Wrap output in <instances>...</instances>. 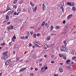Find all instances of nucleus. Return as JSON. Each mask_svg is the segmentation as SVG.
Wrapping results in <instances>:
<instances>
[{"label":"nucleus","mask_w":76,"mask_h":76,"mask_svg":"<svg viewBox=\"0 0 76 76\" xmlns=\"http://www.w3.org/2000/svg\"><path fill=\"white\" fill-rule=\"evenodd\" d=\"M50 47H52V49H54V46H53V45L51 44L50 45Z\"/></svg>","instance_id":"nucleus-34"},{"label":"nucleus","mask_w":76,"mask_h":76,"mask_svg":"<svg viewBox=\"0 0 76 76\" xmlns=\"http://www.w3.org/2000/svg\"><path fill=\"white\" fill-rule=\"evenodd\" d=\"M65 30H67V29H68L69 28V24H68L65 25Z\"/></svg>","instance_id":"nucleus-4"},{"label":"nucleus","mask_w":76,"mask_h":76,"mask_svg":"<svg viewBox=\"0 0 76 76\" xmlns=\"http://www.w3.org/2000/svg\"><path fill=\"white\" fill-rule=\"evenodd\" d=\"M61 50L62 51H65V50H66V47L64 45L61 47Z\"/></svg>","instance_id":"nucleus-1"},{"label":"nucleus","mask_w":76,"mask_h":76,"mask_svg":"<svg viewBox=\"0 0 76 76\" xmlns=\"http://www.w3.org/2000/svg\"><path fill=\"white\" fill-rule=\"evenodd\" d=\"M8 20H4L3 22L2 23H3V24H6V23H7V22H8Z\"/></svg>","instance_id":"nucleus-9"},{"label":"nucleus","mask_w":76,"mask_h":76,"mask_svg":"<svg viewBox=\"0 0 76 76\" xmlns=\"http://www.w3.org/2000/svg\"><path fill=\"white\" fill-rule=\"evenodd\" d=\"M56 28L57 29H59L60 28V27L59 26H56Z\"/></svg>","instance_id":"nucleus-52"},{"label":"nucleus","mask_w":76,"mask_h":76,"mask_svg":"<svg viewBox=\"0 0 76 76\" xmlns=\"http://www.w3.org/2000/svg\"><path fill=\"white\" fill-rule=\"evenodd\" d=\"M67 5L69 6H72V3H71V2H68L67 3Z\"/></svg>","instance_id":"nucleus-12"},{"label":"nucleus","mask_w":76,"mask_h":76,"mask_svg":"<svg viewBox=\"0 0 76 76\" xmlns=\"http://www.w3.org/2000/svg\"><path fill=\"white\" fill-rule=\"evenodd\" d=\"M7 28L8 29V30H10V29H13V26H8L7 27Z\"/></svg>","instance_id":"nucleus-3"},{"label":"nucleus","mask_w":76,"mask_h":76,"mask_svg":"<svg viewBox=\"0 0 76 76\" xmlns=\"http://www.w3.org/2000/svg\"><path fill=\"white\" fill-rule=\"evenodd\" d=\"M8 60L7 61L5 62V64L7 65H9V62Z\"/></svg>","instance_id":"nucleus-11"},{"label":"nucleus","mask_w":76,"mask_h":76,"mask_svg":"<svg viewBox=\"0 0 76 76\" xmlns=\"http://www.w3.org/2000/svg\"><path fill=\"white\" fill-rule=\"evenodd\" d=\"M10 22H8L7 23V25H9V24H10Z\"/></svg>","instance_id":"nucleus-60"},{"label":"nucleus","mask_w":76,"mask_h":76,"mask_svg":"<svg viewBox=\"0 0 76 76\" xmlns=\"http://www.w3.org/2000/svg\"><path fill=\"white\" fill-rule=\"evenodd\" d=\"M35 70L36 71H37V70H38V69L37 68H35Z\"/></svg>","instance_id":"nucleus-62"},{"label":"nucleus","mask_w":76,"mask_h":76,"mask_svg":"<svg viewBox=\"0 0 76 76\" xmlns=\"http://www.w3.org/2000/svg\"><path fill=\"white\" fill-rule=\"evenodd\" d=\"M9 18V16L8 15H7L6 16V20H7Z\"/></svg>","instance_id":"nucleus-19"},{"label":"nucleus","mask_w":76,"mask_h":76,"mask_svg":"<svg viewBox=\"0 0 76 76\" xmlns=\"http://www.w3.org/2000/svg\"><path fill=\"white\" fill-rule=\"evenodd\" d=\"M7 52H5L3 53V54L4 56H5L7 55Z\"/></svg>","instance_id":"nucleus-21"},{"label":"nucleus","mask_w":76,"mask_h":76,"mask_svg":"<svg viewBox=\"0 0 76 76\" xmlns=\"http://www.w3.org/2000/svg\"><path fill=\"white\" fill-rule=\"evenodd\" d=\"M44 48L46 50V49H47L48 48V46L47 45H45L44 46Z\"/></svg>","instance_id":"nucleus-7"},{"label":"nucleus","mask_w":76,"mask_h":76,"mask_svg":"<svg viewBox=\"0 0 76 76\" xmlns=\"http://www.w3.org/2000/svg\"><path fill=\"white\" fill-rule=\"evenodd\" d=\"M23 0H21L20 2V4H22V3H23Z\"/></svg>","instance_id":"nucleus-35"},{"label":"nucleus","mask_w":76,"mask_h":76,"mask_svg":"<svg viewBox=\"0 0 76 76\" xmlns=\"http://www.w3.org/2000/svg\"><path fill=\"white\" fill-rule=\"evenodd\" d=\"M50 37H48L47 38V39H46V40L47 41H48V40H50Z\"/></svg>","instance_id":"nucleus-28"},{"label":"nucleus","mask_w":76,"mask_h":76,"mask_svg":"<svg viewBox=\"0 0 76 76\" xmlns=\"http://www.w3.org/2000/svg\"><path fill=\"white\" fill-rule=\"evenodd\" d=\"M74 53H75V50L74 49L72 50L71 54H73V55H74Z\"/></svg>","instance_id":"nucleus-15"},{"label":"nucleus","mask_w":76,"mask_h":76,"mask_svg":"<svg viewBox=\"0 0 76 76\" xmlns=\"http://www.w3.org/2000/svg\"><path fill=\"white\" fill-rule=\"evenodd\" d=\"M69 69H74V68L73 67V66H69Z\"/></svg>","instance_id":"nucleus-22"},{"label":"nucleus","mask_w":76,"mask_h":76,"mask_svg":"<svg viewBox=\"0 0 76 76\" xmlns=\"http://www.w3.org/2000/svg\"><path fill=\"white\" fill-rule=\"evenodd\" d=\"M14 48H18V45H16L14 46Z\"/></svg>","instance_id":"nucleus-23"},{"label":"nucleus","mask_w":76,"mask_h":76,"mask_svg":"<svg viewBox=\"0 0 76 76\" xmlns=\"http://www.w3.org/2000/svg\"><path fill=\"white\" fill-rule=\"evenodd\" d=\"M53 29V26H51L50 27V30L51 31H52Z\"/></svg>","instance_id":"nucleus-36"},{"label":"nucleus","mask_w":76,"mask_h":76,"mask_svg":"<svg viewBox=\"0 0 76 76\" xmlns=\"http://www.w3.org/2000/svg\"><path fill=\"white\" fill-rule=\"evenodd\" d=\"M31 10V8H30V7L28 8V13H29V12H30Z\"/></svg>","instance_id":"nucleus-17"},{"label":"nucleus","mask_w":76,"mask_h":76,"mask_svg":"<svg viewBox=\"0 0 76 76\" xmlns=\"http://www.w3.org/2000/svg\"><path fill=\"white\" fill-rule=\"evenodd\" d=\"M30 4L32 6H33V5H34V4L32 3V1L30 2Z\"/></svg>","instance_id":"nucleus-29"},{"label":"nucleus","mask_w":76,"mask_h":76,"mask_svg":"<svg viewBox=\"0 0 76 76\" xmlns=\"http://www.w3.org/2000/svg\"><path fill=\"white\" fill-rule=\"evenodd\" d=\"M54 55H53V54H51V58H53V57H54Z\"/></svg>","instance_id":"nucleus-58"},{"label":"nucleus","mask_w":76,"mask_h":76,"mask_svg":"<svg viewBox=\"0 0 76 76\" xmlns=\"http://www.w3.org/2000/svg\"><path fill=\"white\" fill-rule=\"evenodd\" d=\"M21 39H24V37H21Z\"/></svg>","instance_id":"nucleus-61"},{"label":"nucleus","mask_w":76,"mask_h":76,"mask_svg":"<svg viewBox=\"0 0 76 76\" xmlns=\"http://www.w3.org/2000/svg\"><path fill=\"white\" fill-rule=\"evenodd\" d=\"M12 41H13V42H14V41H15V39H13V38H12Z\"/></svg>","instance_id":"nucleus-47"},{"label":"nucleus","mask_w":76,"mask_h":76,"mask_svg":"<svg viewBox=\"0 0 76 76\" xmlns=\"http://www.w3.org/2000/svg\"><path fill=\"white\" fill-rule=\"evenodd\" d=\"M44 25H45V22L43 21L42 23L41 24V25H42V26H44Z\"/></svg>","instance_id":"nucleus-26"},{"label":"nucleus","mask_w":76,"mask_h":76,"mask_svg":"<svg viewBox=\"0 0 76 76\" xmlns=\"http://www.w3.org/2000/svg\"><path fill=\"white\" fill-rule=\"evenodd\" d=\"M12 38H13V39H16V37L15 35H14Z\"/></svg>","instance_id":"nucleus-39"},{"label":"nucleus","mask_w":76,"mask_h":76,"mask_svg":"<svg viewBox=\"0 0 76 76\" xmlns=\"http://www.w3.org/2000/svg\"><path fill=\"white\" fill-rule=\"evenodd\" d=\"M36 47H37V48H39V47H40L41 46H39V45H35Z\"/></svg>","instance_id":"nucleus-51"},{"label":"nucleus","mask_w":76,"mask_h":76,"mask_svg":"<svg viewBox=\"0 0 76 76\" xmlns=\"http://www.w3.org/2000/svg\"><path fill=\"white\" fill-rule=\"evenodd\" d=\"M72 16H73V15L72 14H71L70 15H69L67 17V18L68 19H70V18H71L72 17Z\"/></svg>","instance_id":"nucleus-8"},{"label":"nucleus","mask_w":76,"mask_h":76,"mask_svg":"<svg viewBox=\"0 0 76 76\" xmlns=\"http://www.w3.org/2000/svg\"><path fill=\"white\" fill-rule=\"evenodd\" d=\"M59 71L60 72H63V69L62 68H61L60 67L59 68Z\"/></svg>","instance_id":"nucleus-16"},{"label":"nucleus","mask_w":76,"mask_h":76,"mask_svg":"<svg viewBox=\"0 0 76 76\" xmlns=\"http://www.w3.org/2000/svg\"><path fill=\"white\" fill-rule=\"evenodd\" d=\"M36 36H37V34H34L33 35L34 38H36Z\"/></svg>","instance_id":"nucleus-37"},{"label":"nucleus","mask_w":76,"mask_h":76,"mask_svg":"<svg viewBox=\"0 0 76 76\" xmlns=\"http://www.w3.org/2000/svg\"><path fill=\"white\" fill-rule=\"evenodd\" d=\"M4 59L5 60H6V59H7V57H8V56H7V55H4Z\"/></svg>","instance_id":"nucleus-5"},{"label":"nucleus","mask_w":76,"mask_h":76,"mask_svg":"<svg viewBox=\"0 0 76 76\" xmlns=\"http://www.w3.org/2000/svg\"><path fill=\"white\" fill-rule=\"evenodd\" d=\"M34 74L33 73H30V76H34Z\"/></svg>","instance_id":"nucleus-44"},{"label":"nucleus","mask_w":76,"mask_h":76,"mask_svg":"<svg viewBox=\"0 0 76 76\" xmlns=\"http://www.w3.org/2000/svg\"><path fill=\"white\" fill-rule=\"evenodd\" d=\"M13 7L15 9H16V8L17 7V5H13Z\"/></svg>","instance_id":"nucleus-24"},{"label":"nucleus","mask_w":76,"mask_h":76,"mask_svg":"<svg viewBox=\"0 0 76 76\" xmlns=\"http://www.w3.org/2000/svg\"><path fill=\"white\" fill-rule=\"evenodd\" d=\"M44 72V70H42L41 71V73H42L43 72Z\"/></svg>","instance_id":"nucleus-48"},{"label":"nucleus","mask_w":76,"mask_h":76,"mask_svg":"<svg viewBox=\"0 0 76 76\" xmlns=\"http://www.w3.org/2000/svg\"><path fill=\"white\" fill-rule=\"evenodd\" d=\"M1 45V46H3V45H5V43H4V42H3L2 44Z\"/></svg>","instance_id":"nucleus-45"},{"label":"nucleus","mask_w":76,"mask_h":76,"mask_svg":"<svg viewBox=\"0 0 76 76\" xmlns=\"http://www.w3.org/2000/svg\"><path fill=\"white\" fill-rule=\"evenodd\" d=\"M18 13H20L21 10H20V8L19 7L18 9Z\"/></svg>","instance_id":"nucleus-14"},{"label":"nucleus","mask_w":76,"mask_h":76,"mask_svg":"<svg viewBox=\"0 0 76 76\" xmlns=\"http://www.w3.org/2000/svg\"><path fill=\"white\" fill-rule=\"evenodd\" d=\"M63 58L64 59V60H66V57L65 56H63Z\"/></svg>","instance_id":"nucleus-25"},{"label":"nucleus","mask_w":76,"mask_h":76,"mask_svg":"<svg viewBox=\"0 0 76 76\" xmlns=\"http://www.w3.org/2000/svg\"><path fill=\"white\" fill-rule=\"evenodd\" d=\"M72 9L73 10H74V11H75V10H76V9H75V7H73L72 8Z\"/></svg>","instance_id":"nucleus-30"},{"label":"nucleus","mask_w":76,"mask_h":76,"mask_svg":"<svg viewBox=\"0 0 76 76\" xmlns=\"http://www.w3.org/2000/svg\"><path fill=\"white\" fill-rule=\"evenodd\" d=\"M44 68L45 69H46V70H47V65H45L44 67Z\"/></svg>","instance_id":"nucleus-20"},{"label":"nucleus","mask_w":76,"mask_h":76,"mask_svg":"<svg viewBox=\"0 0 76 76\" xmlns=\"http://www.w3.org/2000/svg\"><path fill=\"white\" fill-rule=\"evenodd\" d=\"M19 20L20 21V22H22L23 21V19H19Z\"/></svg>","instance_id":"nucleus-54"},{"label":"nucleus","mask_w":76,"mask_h":76,"mask_svg":"<svg viewBox=\"0 0 76 76\" xmlns=\"http://www.w3.org/2000/svg\"><path fill=\"white\" fill-rule=\"evenodd\" d=\"M30 34H31V35H32V34H34V32H33L32 31H31V32H30Z\"/></svg>","instance_id":"nucleus-57"},{"label":"nucleus","mask_w":76,"mask_h":76,"mask_svg":"<svg viewBox=\"0 0 76 76\" xmlns=\"http://www.w3.org/2000/svg\"><path fill=\"white\" fill-rule=\"evenodd\" d=\"M47 5H48V3H47L46 2L43 3V6L47 7Z\"/></svg>","instance_id":"nucleus-6"},{"label":"nucleus","mask_w":76,"mask_h":76,"mask_svg":"<svg viewBox=\"0 0 76 76\" xmlns=\"http://www.w3.org/2000/svg\"><path fill=\"white\" fill-rule=\"evenodd\" d=\"M16 60H17V61H18V60H19V58L16 57Z\"/></svg>","instance_id":"nucleus-56"},{"label":"nucleus","mask_w":76,"mask_h":76,"mask_svg":"<svg viewBox=\"0 0 76 76\" xmlns=\"http://www.w3.org/2000/svg\"><path fill=\"white\" fill-rule=\"evenodd\" d=\"M75 58H76V57H73L72 58V59L73 60H74V59H75Z\"/></svg>","instance_id":"nucleus-55"},{"label":"nucleus","mask_w":76,"mask_h":76,"mask_svg":"<svg viewBox=\"0 0 76 76\" xmlns=\"http://www.w3.org/2000/svg\"><path fill=\"white\" fill-rule=\"evenodd\" d=\"M23 59H21L19 61V62H22L23 61Z\"/></svg>","instance_id":"nucleus-53"},{"label":"nucleus","mask_w":76,"mask_h":76,"mask_svg":"<svg viewBox=\"0 0 76 76\" xmlns=\"http://www.w3.org/2000/svg\"><path fill=\"white\" fill-rule=\"evenodd\" d=\"M70 60H68L67 61H66V62L67 64V63H68L70 62Z\"/></svg>","instance_id":"nucleus-32"},{"label":"nucleus","mask_w":76,"mask_h":76,"mask_svg":"<svg viewBox=\"0 0 76 76\" xmlns=\"http://www.w3.org/2000/svg\"><path fill=\"white\" fill-rule=\"evenodd\" d=\"M26 68H24L23 69H21L20 70V72H23V71H24L25 70H26Z\"/></svg>","instance_id":"nucleus-10"},{"label":"nucleus","mask_w":76,"mask_h":76,"mask_svg":"<svg viewBox=\"0 0 76 76\" xmlns=\"http://www.w3.org/2000/svg\"><path fill=\"white\" fill-rule=\"evenodd\" d=\"M17 2V0H15L14 1L13 3L14 4H15Z\"/></svg>","instance_id":"nucleus-41"},{"label":"nucleus","mask_w":76,"mask_h":76,"mask_svg":"<svg viewBox=\"0 0 76 76\" xmlns=\"http://www.w3.org/2000/svg\"><path fill=\"white\" fill-rule=\"evenodd\" d=\"M7 9L8 10H12V9L10 8V7H8L7 8Z\"/></svg>","instance_id":"nucleus-42"},{"label":"nucleus","mask_w":76,"mask_h":76,"mask_svg":"<svg viewBox=\"0 0 76 76\" xmlns=\"http://www.w3.org/2000/svg\"><path fill=\"white\" fill-rule=\"evenodd\" d=\"M26 10L25 9H23V12H26Z\"/></svg>","instance_id":"nucleus-27"},{"label":"nucleus","mask_w":76,"mask_h":76,"mask_svg":"<svg viewBox=\"0 0 76 76\" xmlns=\"http://www.w3.org/2000/svg\"><path fill=\"white\" fill-rule=\"evenodd\" d=\"M37 7L36 6L34 7V8H33V10L34 12H35V11H36V10H37Z\"/></svg>","instance_id":"nucleus-13"},{"label":"nucleus","mask_w":76,"mask_h":76,"mask_svg":"<svg viewBox=\"0 0 76 76\" xmlns=\"http://www.w3.org/2000/svg\"><path fill=\"white\" fill-rule=\"evenodd\" d=\"M12 45V43L11 42H10L9 43V45Z\"/></svg>","instance_id":"nucleus-63"},{"label":"nucleus","mask_w":76,"mask_h":76,"mask_svg":"<svg viewBox=\"0 0 76 76\" xmlns=\"http://www.w3.org/2000/svg\"><path fill=\"white\" fill-rule=\"evenodd\" d=\"M15 28H18V24H15L14 25Z\"/></svg>","instance_id":"nucleus-31"},{"label":"nucleus","mask_w":76,"mask_h":76,"mask_svg":"<svg viewBox=\"0 0 76 76\" xmlns=\"http://www.w3.org/2000/svg\"><path fill=\"white\" fill-rule=\"evenodd\" d=\"M59 57H63V55L59 54Z\"/></svg>","instance_id":"nucleus-33"},{"label":"nucleus","mask_w":76,"mask_h":76,"mask_svg":"<svg viewBox=\"0 0 76 76\" xmlns=\"http://www.w3.org/2000/svg\"><path fill=\"white\" fill-rule=\"evenodd\" d=\"M72 5H71L72 6H74L75 5V4L74 3H72Z\"/></svg>","instance_id":"nucleus-43"},{"label":"nucleus","mask_w":76,"mask_h":76,"mask_svg":"<svg viewBox=\"0 0 76 76\" xmlns=\"http://www.w3.org/2000/svg\"><path fill=\"white\" fill-rule=\"evenodd\" d=\"M37 37H39L40 36V34L39 33H38L37 35Z\"/></svg>","instance_id":"nucleus-49"},{"label":"nucleus","mask_w":76,"mask_h":76,"mask_svg":"<svg viewBox=\"0 0 76 76\" xmlns=\"http://www.w3.org/2000/svg\"><path fill=\"white\" fill-rule=\"evenodd\" d=\"M43 6V10L44 11V10H46V7H45V6Z\"/></svg>","instance_id":"nucleus-18"},{"label":"nucleus","mask_w":76,"mask_h":76,"mask_svg":"<svg viewBox=\"0 0 76 76\" xmlns=\"http://www.w3.org/2000/svg\"><path fill=\"white\" fill-rule=\"evenodd\" d=\"M33 57L34 58H36V56H35V55H34L33 56Z\"/></svg>","instance_id":"nucleus-40"},{"label":"nucleus","mask_w":76,"mask_h":76,"mask_svg":"<svg viewBox=\"0 0 76 76\" xmlns=\"http://www.w3.org/2000/svg\"><path fill=\"white\" fill-rule=\"evenodd\" d=\"M66 69H70V66H67L66 67Z\"/></svg>","instance_id":"nucleus-59"},{"label":"nucleus","mask_w":76,"mask_h":76,"mask_svg":"<svg viewBox=\"0 0 76 76\" xmlns=\"http://www.w3.org/2000/svg\"><path fill=\"white\" fill-rule=\"evenodd\" d=\"M40 45V43H37V45Z\"/></svg>","instance_id":"nucleus-50"},{"label":"nucleus","mask_w":76,"mask_h":76,"mask_svg":"<svg viewBox=\"0 0 76 76\" xmlns=\"http://www.w3.org/2000/svg\"><path fill=\"white\" fill-rule=\"evenodd\" d=\"M15 11L14 10L10 11L8 12V15L10 16L11 14H13V13Z\"/></svg>","instance_id":"nucleus-2"},{"label":"nucleus","mask_w":76,"mask_h":76,"mask_svg":"<svg viewBox=\"0 0 76 76\" xmlns=\"http://www.w3.org/2000/svg\"><path fill=\"white\" fill-rule=\"evenodd\" d=\"M64 44H66V41H64Z\"/></svg>","instance_id":"nucleus-64"},{"label":"nucleus","mask_w":76,"mask_h":76,"mask_svg":"<svg viewBox=\"0 0 76 76\" xmlns=\"http://www.w3.org/2000/svg\"><path fill=\"white\" fill-rule=\"evenodd\" d=\"M61 4L62 5V6H63V7H64V2H61Z\"/></svg>","instance_id":"nucleus-38"},{"label":"nucleus","mask_w":76,"mask_h":76,"mask_svg":"<svg viewBox=\"0 0 76 76\" xmlns=\"http://www.w3.org/2000/svg\"><path fill=\"white\" fill-rule=\"evenodd\" d=\"M34 44H35V45H37V42H34Z\"/></svg>","instance_id":"nucleus-46"}]
</instances>
